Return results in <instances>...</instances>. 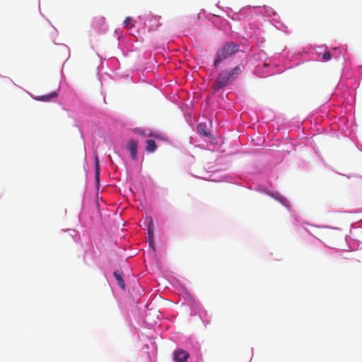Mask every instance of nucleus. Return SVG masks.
I'll use <instances>...</instances> for the list:
<instances>
[{"mask_svg":"<svg viewBox=\"0 0 362 362\" xmlns=\"http://www.w3.org/2000/svg\"><path fill=\"white\" fill-rule=\"evenodd\" d=\"M242 69L239 66L234 67L232 69H224L221 71L216 79L213 88L214 90H220L228 85L230 84L240 74Z\"/></svg>","mask_w":362,"mask_h":362,"instance_id":"f257e3e1","label":"nucleus"},{"mask_svg":"<svg viewBox=\"0 0 362 362\" xmlns=\"http://www.w3.org/2000/svg\"><path fill=\"white\" fill-rule=\"evenodd\" d=\"M240 46L234 42H226L222 47L217 50L216 57L214 62V67H218L220 63L232 54L239 51Z\"/></svg>","mask_w":362,"mask_h":362,"instance_id":"f03ea898","label":"nucleus"},{"mask_svg":"<svg viewBox=\"0 0 362 362\" xmlns=\"http://www.w3.org/2000/svg\"><path fill=\"white\" fill-rule=\"evenodd\" d=\"M189 355L183 349H178L174 352L173 358L175 362H187Z\"/></svg>","mask_w":362,"mask_h":362,"instance_id":"7ed1b4c3","label":"nucleus"},{"mask_svg":"<svg viewBox=\"0 0 362 362\" xmlns=\"http://www.w3.org/2000/svg\"><path fill=\"white\" fill-rule=\"evenodd\" d=\"M127 149L131 153V157L133 160H136L137 158V149H138V143L134 139H130L127 144Z\"/></svg>","mask_w":362,"mask_h":362,"instance_id":"20e7f679","label":"nucleus"},{"mask_svg":"<svg viewBox=\"0 0 362 362\" xmlns=\"http://www.w3.org/2000/svg\"><path fill=\"white\" fill-rule=\"evenodd\" d=\"M57 96V92L53 91V92H52V93H50L49 94H47V95H43L37 96L36 100H40V101L48 102L52 98H56Z\"/></svg>","mask_w":362,"mask_h":362,"instance_id":"39448f33","label":"nucleus"},{"mask_svg":"<svg viewBox=\"0 0 362 362\" xmlns=\"http://www.w3.org/2000/svg\"><path fill=\"white\" fill-rule=\"evenodd\" d=\"M148 242L150 243H153V226L151 218H148Z\"/></svg>","mask_w":362,"mask_h":362,"instance_id":"423d86ee","label":"nucleus"},{"mask_svg":"<svg viewBox=\"0 0 362 362\" xmlns=\"http://www.w3.org/2000/svg\"><path fill=\"white\" fill-rule=\"evenodd\" d=\"M157 148V145L153 139H148L146 141V151L148 152H154Z\"/></svg>","mask_w":362,"mask_h":362,"instance_id":"0eeeda50","label":"nucleus"},{"mask_svg":"<svg viewBox=\"0 0 362 362\" xmlns=\"http://www.w3.org/2000/svg\"><path fill=\"white\" fill-rule=\"evenodd\" d=\"M113 274L117 281L118 285L121 287V288L124 290L125 288V284L121 274L117 272H114Z\"/></svg>","mask_w":362,"mask_h":362,"instance_id":"6e6552de","label":"nucleus"},{"mask_svg":"<svg viewBox=\"0 0 362 362\" xmlns=\"http://www.w3.org/2000/svg\"><path fill=\"white\" fill-rule=\"evenodd\" d=\"M197 132L202 136H207L210 134L206 129V125L203 124H199L197 126Z\"/></svg>","mask_w":362,"mask_h":362,"instance_id":"1a4fd4ad","label":"nucleus"},{"mask_svg":"<svg viewBox=\"0 0 362 362\" xmlns=\"http://www.w3.org/2000/svg\"><path fill=\"white\" fill-rule=\"evenodd\" d=\"M99 176H100V168H99V160L98 158L95 157V181L98 184L99 183Z\"/></svg>","mask_w":362,"mask_h":362,"instance_id":"9d476101","label":"nucleus"},{"mask_svg":"<svg viewBox=\"0 0 362 362\" xmlns=\"http://www.w3.org/2000/svg\"><path fill=\"white\" fill-rule=\"evenodd\" d=\"M132 18L131 17H127L124 21V25L125 28H132L133 25L131 23Z\"/></svg>","mask_w":362,"mask_h":362,"instance_id":"9b49d317","label":"nucleus"},{"mask_svg":"<svg viewBox=\"0 0 362 362\" xmlns=\"http://www.w3.org/2000/svg\"><path fill=\"white\" fill-rule=\"evenodd\" d=\"M332 58L331 53L329 50H325L324 53L322 54V59L325 61H328Z\"/></svg>","mask_w":362,"mask_h":362,"instance_id":"f8f14e48","label":"nucleus"},{"mask_svg":"<svg viewBox=\"0 0 362 362\" xmlns=\"http://www.w3.org/2000/svg\"><path fill=\"white\" fill-rule=\"evenodd\" d=\"M276 199L279 200L281 202L283 203L284 201H286V199L281 196L279 195V197H276Z\"/></svg>","mask_w":362,"mask_h":362,"instance_id":"ddd939ff","label":"nucleus"},{"mask_svg":"<svg viewBox=\"0 0 362 362\" xmlns=\"http://www.w3.org/2000/svg\"><path fill=\"white\" fill-rule=\"evenodd\" d=\"M149 245L153 248V250H155V247H154V243H149Z\"/></svg>","mask_w":362,"mask_h":362,"instance_id":"4468645a","label":"nucleus"}]
</instances>
